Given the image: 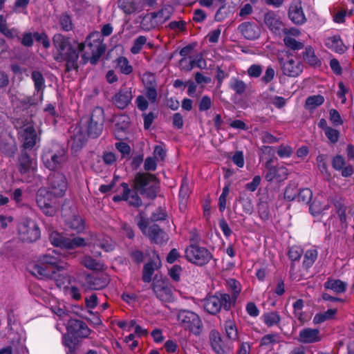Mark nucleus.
Returning a JSON list of instances; mask_svg holds the SVG:
<instances>
[{
    "mask_svg": "<svg viewBox=\"0 0 354 354\" xmlns=\"http://www.w3.org/2000/svg\"><path fill=\"white\" fill-rule=\"evenodd\" d=\"M93 35L94 33L90 34L86 37V41L81 43L61 33H56L53 35V44L57 51L54 59L58 62H66L65 73H69L72 70L78 72L80 53L84 51L86 43Z\"/></svg>",
    "mask_w": 354,
    "mask_h": 354,
    "instance_id": "nucleus-1",
    "label": "nucleus"
},
{
    "mask_svg": "<svg viewBox=\"0 0 354 354\" xmlns=\"http://www.w3.org/2000/svg\"><path fill=\"white\" fill-rule=\"evenodd\" d=\"M133 188L143 197L153 200L159 192V180L153 174L138 172L133 179Z\"/></svg>",
    "mask_w": 354,
    "mask_h": 354,
    "instance_id": "nucleus-2",
    "label": "nucleus"
},
{
    "mask_svg": "<svg viewBox=\"0 0 354 354\" xmlns=\"http://www.w3.org/2000/svg\"><path fill=\"white\" fill-rule=\"evenodd\" d=\"M232 306L231 297L226 293H217L209 296L204 301V309L209 314L216 315L223 308L225 310H230Z\"/></svg>",
    "mask_w": 354,
    "mask_h": 354,
    "instance_id": "nucleus-3",
    "label": "nucleus"
},
{
    "mask_svg": "<svg viewBox=\"0 0 354 354\" xmlns=\"http://www.w3.org/2000/svg\"><path fill=\"white\" fill-rule=\"evenodd\" d=\"M66 150L59 146L46 151L42 156L43 162L46 168L51 171L61 169L67 160Z\"/></svg>",
    "mask_w": 354,
    "mask_h": 354,
    "instance_id": "nucleus-4",
    "label": "nucleus"
},
{
    "mask_svg": "<svg viewBox=\"0 0 354 354\" xmlns=\"http://www.w3.org/2000/svg\"><path fill=\"white\" fill-rule=\"evenodd\" d=\"M180 324L195 335H199L203 330V323L199 316L190 310H180L177 315Z\"/></svg>",
    "mask_w": 354,
    "mask_h": 354,
    "instance_id": "nucleus-5",
    "label": "nucleus"
},
{
    "mask_svg": "<svg viewBox=\"0 0 354 354\" xmlns=\"http://www.w3.org/2000/svg\"><path fill=\"white\" fill-rule=\"evenodd\" d=\"M57 198L59 197L45 187L39 189L36 194L38 206L44 214L49 216H53L56 212Z\"/></svg>",
    "mask_w": 354,
    "mask_h": 354,
    "instance_id": "nucleus-6",
    "label": "nucleus"
},
{
    "mask_svg": "<svg viewBox=\"0 0 354 354\" xmlns=\"http://www.w3.org/2000/svg\"><path fill=\"white\" fill-rule=\"evenodd\" d=\"M186 259L199 266L207 264L213 257L212 253L205 247L189 245L185 248Z\"/></svg>",
    "mask_w": 354,
    "mask_h": 354,
    "instance_id": "nucleus-7",
    "label": "nucleus"
},
{
    "mask_svg": "<svg viewBox=\"0 0 354 354\" xmlns=\"http://www.w3.org/2000/svg\"><path fill=\"white\" fill-rule=\"evenodd\" d=\"M151 288L159 300L164 302H171L173 301L171 288L169 285L167 278H162V276L156 274L153 279Z\"/></svg>",
    "mask_w": 354,
    "mask_h": 354,
    "instance_id": "nucleus-8",
    "label": "nucleus"
},
{
    "mask_svg": "<svg viewBox=\"0 0 354 354\" xmlns=\"http://www.w3.org/2000/svg\"><path fill=\"white\" fill-rule=\"evenodd\" d=\"M51 243L56 247L66 250H74L86 245L85 240L81 237L67 238L57 232H53L50 234Z\"/></svg>",
    "mask_w": 354,
    "mask_h": 354,
    "instance_id": "nucleus-9",
    "label": "nucleus"
},
{
    "mask_svg": "<svg viewBox=\"0 0 354 354\" xmlns=\"http://www.w3.org/2000/svg\"><path fill=\"white\" fill-rule=\"evenodd\" d=\"M104 122V109L96 107L92 112L88 126V136L91 138H97L102 133Z\"/></svg>",
    "mask_w": 354,
    "mask_h": 354,
    "instance_id": "nucleus-10",
    "label": "nucleus"
},
{
    "mask_svg": "<svg viewBox=\"0 0 354 354\" xmlns=\"http://www.w3.org/2000/svg\"><path fill=\"white\" fill-rule=\"evenodd\" d=\"M48 190L55 196L62 197L67 189V181L65 176L59 172L50 174L48 178Z\"/></svg>",
    "mask_w": 354,
    "mask_h": 354,
    "instance_id": "nucleus-11",
    "label": "nucleus"
},
{
    "mask_svg": "<svg viewBox=\"0 0 354 354\" xmlns=\"http://www.w3.org/2000/svg\"><path fill=\"white\" fill-rule=\"evenodd\" d=\"M17 229L24 242L32 243L40 237V230L36 223H19Z\"/></svg>",
    "mask_w": 354,
    "mask_h": 354,
    "instance_id": "nucleus-12",
    "label": "nucleus"
},
{
    "mask_svg": "<svg viewBox=\"0 0 354 354\" xmlns=\"http://www.w3.org/2000/svg\"><path fill=\"white\" fill-rule=\"evenodd\" d=\"M150 223H138L142 233L147 236L151 242L160 244L167 239L165 232L156 223L149 225Z\"/></svg>",
    "mask_w": 354,
    "mask_h": 354,
    "instance_id": "nucleus-13",
    "label": "nucleus"
},
{
    "mask_svg": "<svg viewBox=\"0 0 354 354\" xmlns=\"http://www.w3.org/2000/svg\"><path fill=\"white\" fill-rule=\"evenodd\" d=\"M66 330L68 334L79 339L88 337L92 331L84 322L72 318L67 322Z\"/></svg>",
    "mask_w": 354,
    "mask_h": 354,
    "instance_id": "nucleus-14",
    "label": "nucleus"
},
{
    "mask_svg": "<svg viewBox=\"0 0 354 354\" xmlns=\"http://www.w3.org/2000/svg\"><path fill=\"white\" fill-rule=\"evenodd\" d=\"M133 97L132 87L123 85L114 95L111 102L120 110L126 109L131 102Z\"/></svg>",
    "mask_w": 354,
    "mask_h": 354,
    "instance_id": "nucleus-15",
    "label": "nucleus"
},
{
    "mask_svg": "<svg viewBox=\"0 0 354 354\" xmlns=\"http://www.w3.org/2000/svg\"><path fill=\"white\" fill-rule=\"evenodd\" d=\"M278 59L284 75L296 77L303 71L301 64H296L292 58L285 60L283 57H279Z\"/></svg>",
    "mask_w": 354,
    "mask_h": 354,
    "instance_id": "nucleus-16",
    "label": "nucleus"
},
{
    "mask_svg": "<svg viewBox=\"0 0 354 354\" xmlns=\"http://www.w3.org/2000/svg\"><path fill=\"white\" fill-rule=\"evenodd\" d=\"M272 160L270 159L268 160L265 167L268 170L265 178L266 179L271 182L274 179H277L278 181H281L287 178L288 172L287 168L285 167H274L272 165Z\"/></svg>",
    "mask_w": 354,
    "mask_h": 354,
    "instance_id": "nucleus-17",
    "label": "nucleus"
},
{
    "mask_svg": "<svg viewBox=\"0 0 354 354\" xmlns=\"http://www.w3.org/2000/svg\"><path fill=\"white\" fill-rule=\"evenodd\" d=\"M288 17L296 25H301L306 22V18L300 1L294 0L291 3L288 10Z\"/></svg>",
    "mask_w": 354,
    "mask_h": 354,
    "instance_id": "nucleus-18",
    "label": "nucleus"
},
{
    "mask_svg": "<svg viewBox=\"0 0 354 354\" xmlns=\"http://www.w3.org/2000/svg\"><path fill=\"white\" fill-rule=\"evenodd\" d=\"M238 30L241 35L249 40L257 39L260 35V28L254 22L245 21L240 24Z\"/></svg>",
    "mask_w": 354,
    "mask_h": 354,
    "instance_id": "nucleus-19",
    "label": "nucleus"
},
{
    "mask_svg": "<svg viewBox=\"0 0 354 354\" xmlns=\"http://www.w3.org/2000/svg\"><path fill=\"white\" fill-rule=\"evenodd\" d=\"M86 281L88 288L93 290H101L105 288L109 283V278L106 274H88L86 277Z\"/></svg>",
    "mask_w": 354,
    "mask_h": 354,
    "instance_id": "nucleus-20",
    "label": "nucleus"
},
{
    "mask_svg": "<svg viewBox=\"0 0 354 354\" xmlns=\"http://www.w3.org/2000/svg\"><path fill=\"white\" fill-rule=\"evenodd\" d=\"M117 4L120 9L129 15L143 10V5L138 0H118Z\"/></svg>",
    "mask_w": 354,
    "mask_h": 354,
    "instance_id": "nucleus-21",
    "label": "nucleus"
},
{
    "mask_svg": "<svg viewBox=\"0 0 354 354\" xmlns=\"http://www.w3.org/2000/svg\"><path fill=\"white\" fill-rule=\"evenodd\" d=\"M34 160L30 156L26 151L22 149L17 159V168L20 174L28 173L33 169Z\"/></svg>",
    "mask_w": 354,
    "mask_h": 354,
    "instance_id": "nucleus-22",
    "label": "nucleus"
},
{
    "mask_svg": "<svg viewBox=\"0 0 354 354\" xmlns=\"http://www.w3.org/2000/svg\"><path fill=\"white\" fill-rule=\"evenodd\" d=\"M57 271L49 266L39 261V263L33 265L31 273L37 278L52 279L56 274Z\"/></svg>",
    "mask_w": 354,
    "mask_h": 354,
    "instance_id": "nucleus-23",
    "label": "nucleus"
},
{
    "mask_svg": "<svg viewBox=\"0 0 354 354\" xmlns=\"http://www.w3.org/2000/svg\"><path fill=\"white\" fill-rule=\"evenodd\" d=\"M297 340L304 344L319 342L320 340L319 330L317 328H304L299 332Z\"/></svg>",
    "mask_w": 354,
    "mask_h": 354,
    "instance_id": "nucleus-24",
    "label": "nucleus"
},
{
    "mask_svg": "<svg viewBox=\"0 0 354 354\" xmlns=\"http://www.w3.org/2000/svg\"><path fill=\"white\" fill-rule=\"evenodd\" d=\"M39 261L49 266L56 271L64 270L67 267V263L62 261L59 256L55 257L49 254L41 256Z\"/></svg>",
    "mask_w": 354,
    "mask_h": 354,
    "instance_id": "nucleus-25",
    "label": "nucleus"
},
{
    "mask_svg": "<svg viewBox=\"0 0 354 354\" xmlns=\"http://www.w3.org/2000/svg\"><path fill=\"white\" fill-rule=\"evenodd\" d=\"M69 133L71 134V148L74 151H77V147H82V146L85 144L86 139L85 135L80 132V129H79L77 131V127H71L70 129Z\"/></svg>",
    "mask_w": 354,
    "mask_h": 354,
    "instance_id": "nucleus-26",
    "label": "nucleus"
},
{
    "mask_svg": "<svg viewBox=\"0 0 354 354\" xmlns=\"http://www.w3.org/2000/svg\"><path fill=\"white\" fill-rule=\"evenodd\" d=\"M325 45L328 48L339 54L344 53L348 48V47L343 44L339 35H334L333 37H328L326 39Z\"/></svg>",
    "mask_w": 354,
    "mask_h": 354,
    "instance_id": "nucleus-27",
    "label": "nucleus"
},
{
    "mask_svg": "<svg viewBox=\"0 0 354 354\" xmlns=\"http://www.w3.org/2000/svg\"><path fill=\"white\" fill-rule=\"evenodd\" d=\"M62 343L68 349L67 354H75L81 346V340L68 333L63 335Z\"/></svg>",
    "mask_w": 354,
    "mask_h": 354,
    "instance_id": "nucleus-28",
    "label": "nucleus"
},
{
    "mask_svg": "<svg viewBox=\"0 0 354 354\" xmlns=\"http://www.w3.org/2000/svg\"><path fill=\"white\" fill-rule=\"evenodd\" d=\"M209 337L211 346L216 354H227L223 348V340L218 330H212L209 333Z\"/></svg>",
    "mask_w": 354,
    "mask_h": 354,
    "instance_id": "nucleus-29",
    "label": "nucleus"
},
{
    "mask_svg": "<svg viewBox=\"0 0 354 354\" xmlns=\"http://www.w3.org/2000/svg\"><path fill=\"white\" fill-rule=\"evenodd\" d=\"M24 138L23 149H32L36 144L37 134L33 127H28L24 130L22 134Z\"/></svg>",
    "mask_w": 354,
    "mask_h": 354,
    "instance_id": "nucleus-30",
    "label": "nucleus"
},
{
    "mask_svg": "<svg viewBox=\"0 0 354 354\" xmlns=\"http://www.w3.org/2000/svg\"><path fill=\"white\" fill-rule=\"evenodd\" d=\"M122 188H124V201L128 203L131 206L138 207L142 205V200L138 196L137 192H134L130 195L131 189L129 188V185L126 183L121 184Z\"/></svg>",
    "mask_w": 354,
    "mask_h": 354,
    "instance_id": "nucleus-31",
    "label": "nucleus"
},
{
    "mask_svg": "<svg viewBox=\"0 0 354 354\" xmlns=\"http://www.w3.org/2000/svg\"><path fill=\"white\" fill-rule=\"evenodd\" d=\"M161 263L159 261L158 264H157L153 261H150L149 262L145 264L142 270V279L145 283H149L152 280V275L153 274L154 270L159 268Z\"/></svg>",
    "mask_w": 354,
    "mask_h": 354,
    "instance_id": "nucleus-32",
    "label": "nucleus"
},
{
    "mask_svg": "<svg viewBox=\"0 0 354 354\" xmlns=\"http://www.w3.org/2000/svg\"><path fill=\"white\" fill-rule=\"evenodd\" d=\"M325 289H330L336 293H342L346 291V283L339 279L328 278L324 283Z\"/></svg>",
    "mask_w": 354,
    "mask_h": 354,
    "instance_id": "nucleus-33",
    "label": "nucleus"
},
{
    "mask_svg": "<svg viewBox=\"0 0 354 354\" xmlns=\"http://www.w3.org/2000/svg\"><path fill=\"white\" fill-rule=\"evenodd\" d=\"M264 22L272 31H277L282 25L279 19L277 18L274 12H268L264 15Z\"/></svg>",
    "mask_w": 354,
    "mask_h": 354,
    "instance_id": "nucleus-34",
    "label": "nucleus"
},
{
    "mask_svg": "<svg viewBox=\"0 0 354 354\" xmlns=\"http://www.w3.org/2000/svg\"><path fill=\"white\" fill-rule=\"evenodd\" d=\"M303 59L312 66H319L321 65V61L315 55L314 49L311 46H308L305 48V51L303 53Z\"/></svg>",
    "mask_w": 354,
    "mask_h": 354,
    "instance_id": "nucleus-35",
    "label": "nucleus"
},
{
    "mask_svg": "<svg viewBox=\"0 0 354 354\" xmlns=\"http://www.w3.org/2000/svg\"><path fill=\"white\" fill-rule=\"evenodd\" d=\"M174 11V7L170 5H165L159 11L152 12V17L162 19V21L165 22L169 19Z\"/></svg>",
    "mask_w": 354,
    "mask_h": 354,
    "instance_id": "nucleus-36",
    "label": "nucleus"
},
{
    "mask_svg": "<svg viewBox=\"0 0 354 354\" xmlns=\"http://www.w3.org/2000/svg\"><path fill=\"white\" fill-rule=\"evenodd\" d=\"M82 265L92 270H100L103 265L96 259L90 256H85L81 261Z\"/></svg>",
    "mask_w": 354,
    "mask_h": 354,
    "instance_id": "nucleus-37",
    "label": "nucleus"
},
{
    "mask_svg": "<svg viewBox=\"0 0 354 354\" xmlns=\"http://www.w3.org/2000/svg\"><path fill=\"white\" fill-rule=\"evenodd\" d=\"M337 310L336 308L334 309H328L326 312L317 313L315 315L313 318V322L315 324H320L326 320L333 319L335 314L337 313Z\"/></svg>",
    "mask_w": 354,
    "mask_h": 354,
    "instance_id": "nucleus-38",
    "label": "nucleus"
},
{
    "mask_svg": "<svg viewBox=\"0 0 354 354\" xmlns=\"http://www.w3.org/2000/svg\"><path fill=\"white\" fill-rule=\"evenodd\" d=\"M333 203L335 207L336 212L339 216L340 221H346V207L344 203V200H342L341 198H335L333 200Z\"/></svg>",
    "mask_w": 354,
    "mask_h": 354,
    "instance_id": "nucleus-39",
    "label": "nucleus"
},
{
    "mask_svg": "<svg viewBox=\"0 0 354 354\" xmlns=\"http://www.w3.org/2000/svg\"><path fill=\"white\" fill-rule=\"evenodd\" d=\"M225 329L226 332L227 337L231 340H237L238 339V330L234 322L232 320H227L225 322Z\"/></svg>",
    "mask_w": 354,
    "mask_h": 354,
    "instance_id": "nucleus-40",
    "label": "nucleus"
},
{
    "mask_svg": "<svg viewBox=\"0 0 354 354\" xmlns=\"http://www.w3.org/2000/svg\"><path fill=\"white\" fill-rule=\"evenodd\" d=\"M31 78L34 82L35 89L37 92L43 91L45 87V80L41 73L38 71H33L31 73Z\"/></svg>",
    "mask_w": 354,
    "mask_h": 354,
    "instance_id": "nucleus-41",
    "label": "nucleus"
},
{
    "mask_svg": "<svg viewBox=\"0 0 354 354\" xmlns=\"http://www.w3.org/2000/svg\"><path fill=\"white\" fill-rule=\"evenodd\" d=\"M117 67L124 75H129L133 71V67L129 65V60L125 57H120L116 59Z\"/></svg>",
    "mask_w": 354,
    "mask_h": 354,
    "instance_id": "nucleus-42",
    "label": "nucleus"
},
{
    "mask_svg": "<svg viewBox=\"0 0 354 354\" xmlns=\"http://www.w3.org/2000/svg\"><path fill=\"white\" fill-rule=\"evenodd\" d=\"M59 24L62 27V30L66 32L72 30L74 28L72 18L66 12H64L60 15Z\"/></svg>",
    "mask_w": 354,
    "mask_h": 354,
    "instance_id": "nucleus-43",
    "label": "nucleus"
},
{
    "mask_svg": "<svg viewBox=\"0 0 354 354\" xmlns=\"http://www.w3.org/2000/svg\"><path fill=\"white\" fill-rule=\"evenodd\" d=\"M324 102V98L321 95L310 96L306 100V107L309 109H314L322 105Z\"/></svg>",
    "mask_w": 354,
    "mask_h": 354,
    "instance_id": "nucleus-44",
    "label": "nucleus"
},
{
    "mask_svg": "<svg viewBox=\"0 0 354 354\" xmlns=\"http://www.w3.org/2000/svg\"><path fill=\"white\" fill-rule=\"evenodd\" d=\"M283 42L286 47L293 51L303 49L304 47V43L298 41L295 38L289 36L283 38Z\"/></svg>",
    "mask_w": 354,
    "mask_h": 354,
    "instance_id": "nucleus-45",
    "label": "nucleus"
},
{
    "mask_svg": "<svg viewBox=\"0 0 354 354\" xmlns=\"http://www.w3.org/2000/svg\"><path fill=\"white\" fill-rule=\"evenodd\" d=\"M263 321L265 324L270 327L277 325L280 322L281 317L277 312H269L263 315Z\"/></svg>",
    "mask_w": 354,
    "mask_h": 354,
    "instance_id": "nucleus-46",
    "label": "nucleus"
},
{
    "mask_svg": "<svg viewBox=\"0 0 354 354\" xmlns=\"http://www.w3.org/2000/svg\"><path fill=\"white\" fill-rule=\"evenodd\" d=\"M156 18L152 17V12L149 15H145L140 22V28L143 30L149 31L151 29L155 28V24H153V19Z\"/></svg>",
    "mask_w": 354,
    "mask_h": 354,
    "instance_id": "nucleus-47",
    "label": "nucleus"
},
{
    "mask_svg": "<svg viewBox=\"0 0 354 354\" xmlns=\"http://www.w3.org/2000/svg\"><path fill=\"white\" fill-rule=\"evenodd\" d=\"M313 198V192L310 189H302L297 193V201L305 204H308Z\"/></svg>",
    "mask_w": 354,
    "mask_h": 354,
    "instance_id": "nucleus-48",
    "label": "nucleus"
},
{
    "mask_svg": "<svg viewBox=\"0 0 354 354\" xmlns=\"http://www.w3.org/2000/svg\"><path fill=\"white\" fill-rule=\"evenodd\" d=\"M230 86L236 92V94L239 95H241L246 89L245 83L238 79H234V80L230 83Z\"/></svg>",
    "mask_w": 354,
    "mask_h": 354,
    "instance_id": "nucleus-49",
    "label": "nucleus"
},
{
    "mask_svg": "<svg viewBox=\"0 0 354 354\" xmlns=\"http://www.w3.org/2000/svg\"><path fill=\"white\" fill-rule=\"evenodd\" d=\"M97 244L106 252L113 251L115 246V242L108 236L100 239Z\"/></svg>",
    "mask_w": 354,
    "mask_h": 354,
    "instance_id": "nucleus-50",
    "label": "nucleus"
},
{
    "mask_svg": "<svg viewBox=\"0 0 354 354\" xmlns=\"http://www.w3.org/2000/svg\"><path fill=\"white\" fill-rule=\"evenodd\" d=\"M142 82L145 88H154L157 86L156 77L151 73H145L142 77Z\"/></svg>",
    "mask_w": 354,
    "mask_h": 354,
    "instance_id": "nucleus-51",
    "label": "nucleus"
},
{
    "mask_svg": "<svg viewBox=\"0 0 354 354\" xmlns=\"http://www.w3.org/2000/svg\"><path fill=\"white\" fill-rule=\"evenodd\" d=\"M34 39L36 41L41 42L43 47L46 49L50 46V42L47 34L44 32H35L33 34Z\"/></svg>",
    "mask_w": 354,
    "mask_h": 354,
    "instance_id": "nucleus-52",
    "label": "nucleus"
},
{
    "mask_svg": "<svg viewBox=\"0 0 354 354\" xmlns=\"http://www.w3.org/2000/svg\"><path fill=\"white\" fill-rule=\"evenodd\" d=\"M146 42L147 38L145 36L140 35L138 37L133 41V45L131 48V52L133 54H138L141 50L143 45L145 44Z\"/></svg>",
    "mask_w": 354,
    "mask_h": 354,
    "instance_id": "nucleus-53",
    "label": "nucleus"
},
{
    "mask_svg": "<svg viewBox=\"0 0 354 354\" xmlns=\"http://www.w3.org/2000/svg\"><path fill=\"white\" fill-rule=\"evenodd\" d=\"M204 63L205 64V61L203 59L202 55H201L200 57L197 59H193L190 60L189 62H185V65L183 66V69L186 71H192L195 66H197L200 68H202L203 66L201 65V63Z\"/></svg>",
    "mask_w": 354,
    "mask_h": 354,
    "instance_id": "nucleus-54",
    "label": "nucleus"
},
{
    "mask_svg": "<svg viewBox=\"0 0 354 354\" xmlns=\"http://www.w3.org/2000/svg\"><path fill=\"white\" fill-rule=\"evenodd\" d=\"M106 50L105 46L102 44L98 45L97 50L93 53L92 56L89 59V62L92 65H95L100 60V58L104 53Z\"/></svg>",
    "mask_w": 354,
    "mask_h": 354,
    "instance_id": "nucleus-55",
    "label": "nucleus"
},
{
    "mask_svg": "<svg viewBox=\"0 0 354 354\" xmlns=\"http://www.w3.org/2000/svg\"><path fill=\"white\" fill-rule=\"evenodd\" d=\"M128 119L127 116L123 115L115 116L113 121L116 122L115 124L116 129L120 131H124L129 124V122L125 120H128Z\"/></svg>",
    "mask_w": 354,
    "mask_h": 354,
    "instance_id": "nucleus-56",
    "label": "nucleus"
},
{
    "mask_svg": "<svg viewBox=\"0 0 354 354\" xmlns=\"http://www.w3.org/2000/svg\"><path fill=\"white\" fill-rule=\"evenodd\" d=\"M17 149V147L15 145L5 142H2L0 145L1 151L8 157H12L15 155Z\"/></svg>",
    "mask_w": 354,
    "mask_h": 354,
    "instance_id": "nucleus-57",
    "label": "nucleus"
},
{
    "mask_svg": "<svg viewBox=\"0 0 354 354\" xmlns=\"http://www.w3.org/2000/svg\"><path fill=\"white\" fill-rule=\"evenodd\" d=\"M324 133L331 143L335 144L338 142L339 137V131L338 130L330 127L329 128H326Z\"/></svg>",
    "mask_w": 354,
    "mask_h": 354,
    "instance_id": "nucleus-58",
    "label": "nucleus"
},
{
    "mask_svg": "<svg viewBox=\"0 0 354 354\" xmlns=\"http://www.w3.org/2000/svg\"><path fill=\"white\" fill-rule=\"evenodd\" d=\"M167 219V212L162 208L159 207L155 212H152L150 221H162Z\"/></svg>",
    "mask_w": 354,
    "mask_h": 354,
    "instance_id": "nucleus-59",
    "label": "nucleus"
},
{
    "mask_svg": "<svg viewBox=\"0 0 354 354\" xmlns=\"http://www.w3.org/2000/svg\"><path fill=\"white\" fill-rule=\"evenodd\" d=\"M229 286L232 290V295L231 297L232 304H235L236 298L241 291V288H239V284L237 281L234 279H231L229 282Z\"/></svg>",
    "mask_w": 354,
    "mask_h": 354,
    "instance_id": "nucleus-60",
    "label": "nucleus"
},
{
    "mask_svg": "<svg viewBox=\"0 0 354 354\" xmlns=\"http://www.w3.org/2000/svg\"><path fill=\"white\" fill-rule=\"evenodd\" d=\"M329 116L330 120L335 126H339L343 124V120L341 118V115L337 110L331 109L329 111Z\"/></svg>",
    "mask_w": 354,
    "mask_h": 354,
    "instance_id": "nucleus-61",
    "label": "nucleus"
},
{
    "mask_svg": "<svg viewBox=\"0 0 354 354\" xmlns=\"http://www.w3.org/2000/svg\"><path fill=\"white\" fill-rule=\"evenodd\" d=\"M298 190L295 186H288L284 192V198L288 201H293L297 197Z\"/></svg>",
    "mask_w": 354,
    "mask_h": 354,
    "instance_id": "nucleus-62",
    "label": "nucleus"
},
{
    "mask_svg": "<svg viewBox=\"0 0 354 354\" xmlns=\"http://www.w3.org/2000/svg\"><path fill=\"white\" fill-rule=\"evenodd\" d=\"M317 257V251L316 250H310L306 251L304 258V263H306L308 266L313 265V263L315 261Z\"/></svg>",
    "mask_w": 354,
    "mask_h": 354,
    "instance_id": "nucleus-63",
    "label": "nucleus"
},
{
    "mask_svg": "<svg viewBox=\"0 0 354 354\" xmlns=\"http://www.w3.org/2000/svg\"><path fill=\"white\" fill-rule=\"evenodd\" d=\"M115 148L122 153L123 158L129 156L131 152V147L128 144L123 142L115 143Z\"/></svg>",
    "mask_w": 354,
    "mask_h": 354,
    "instance_id": "nucleus-64",
    "label": "nucleus"
}]
</instances>
